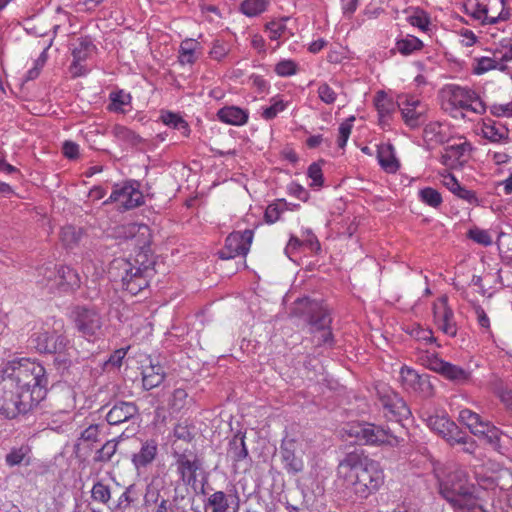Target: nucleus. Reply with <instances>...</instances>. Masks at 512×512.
Masks as SVG:
<instances>
[{
	"label": "nucleus",
	"instance_id": "f257e3e1",
	"mask_svg": "<svg viewBox=\"0 0 512 512\" xmlns=\"http://www.w3.org/2000/svg\"><path fill=\"white\" fill-rule=\"evenodd\" d=\"M45 368L22 358L7 362L0 371V414L14 419L35 409L48 392Z\"/></svg>",
	"mask_w": 512,
	"mask_h": 512
},
{
	"label": "nucleus",
	"instance_id": "f03ea898",
	"mask_svg": "<svg viewBox=\"0 0 512 512\" xmlns=\"http://www.w3.org/2000/svg\"><path fill=\"white\" fill-rule=\"evenodd\" d=\"M337 478L361 498H367L383 484L384 475L379 463L370 459L363 450L345 454L337 466Z\"/></svg>",
	"mask_w": 512,
	"mask_h": 512
},
{
	"label": "nucleus",
	"instance_id": "7ed1b4c3",
	"mask_svg": "<svg viewBox=\"0 0 512 512\" xmlns=\"http://www.w3.org/2000/svg\"><path fill=\"white\" fill-rule=\"evenodd\" d=\"M291 315L304 319L311 329L327 332L323 334L322 343H331L333 335L330 331L331 317L326 306L321 301L311 300L308 297L298 298L291 308Z\"/></svg>",
	"mask_w": 512,
	"mask_h": 512
},
{
	"label": "nucleus",
	"instance_id": "20e7f679",
	"mask_svg": "<svg viewBox=\"0 0 512 512\" xmlns=\"http://www.w3.org/2000/svg\"><path fill=\"white\" fill-rule=\"evenodd\" d=\"M347 435L360 445H389L399 446L404 437L395 434L390 427L383 428L370 423H353L345 429Z\"/></svg>",
	"mask_w": 512,
	"mask_h": 512
},
{
	"label": "nucleus",
	"instance_id": "39448f33",
	"mask_svg": "<svg viewBox=\"0 0 512 512\" xmlns=\"http://www.w3.org/2000/svg\"><path fill=\"white\" fill-rule=\"evenodd\" d=\"M76 329L84 337L96 336L102 326L101 317L94 309L77 307L74 311Z\"/></svg>",
	"mask_w": 512,
	"mask_h": 512
},
{
	"label": "nucleus",
	"instance_id": "423d86ee",
	"mask_svg": "<svg viewBox=\"0 0 512 512\" xmlns=\"http://www.w3.org/2000/svg\"><path fill=\"white\" fill-rule=\"evenodd\" d=\"M397 107L400 109L402 118L407 126L415 129L421 126L425 119V107L414 97H399Z\"/></svg>",
	"mask_w": 512,
	"mask_h": 512
},
{
	"label": "nucleus",
	"instance_id": "0eeeda50",
	"mask_svg": "<svg viewBox=\"0 0 512 512\" xmlns=\"http://www.w3.org/2000/svg\"><path fill=\"white\" fill-rule=\"evenodd\" d=\"M31 342L41 353H54L67 350L68 340L55 332L42 331L31 336Z\"/></svg>",
	"mask_w": 512,
	"mask_h": 512
},
{
	"label": "nucleus",
	"instance_id": "6e6552de",
	"mask_svg": "<svg viewBox=\"0 0 512 512\" xmlns=\"http://www.w3.org/2000/svg\"><path fill=\"white\" fill-rule=\"evenodd\" d=\"M379 400L383 408L390 414V419L401 422L411 416L409 407L398 393L391 391L390 393L379 394Z\"/></svg>",
	"mask_w": 512,
	"mask_h": 512
},
{
	"label": "nucleus",
	"instance_id": "1a4fd4ad",
	"mask_svg": "<svg viewBox=\"0 0 512 512\" xmlns=\"http://www.w3.org/2000/svg\"><path fill=\"white\" fill-rule=\"evenodd\" d=\"M253 235V231L249 229L229 234L225 240V248L228 250V255L220 251L218 256H246L250 251Z\"/></svg>",
	"mask_w": 512,
	"mask_h": 512
},
{
	"label": "nucleus",
	"instance_id": "9d476101",
	"mask_svg": "<svg viewBox=\"0 0 512 512\" xmlns=\"http://www.w3.org/2000/svg\"><path fill=\"white\" fill-rule=\"evenodd\" d=\"M205 506L211 507L212 512H239L240 498L236 489L229 493L216 491L209 496Z\"/></svg>",
	"mask_w": 512,
	"mask_h": 512
},
{
	"label": "nucleus",
	"instance_id": "9b49d317",
	"mask_svg": "<svg viewBox=\"0 0 512 512\" xmlns=\"http://www.w3.org/2000/svg\"><path fill=\"white\" fill-rule=\"evenodd\" d=\"M138 414L139 409L134 402L117 400L106 413V420L110 425H119L133 419Z\"/></svg>",
	"mask_w": 512,
	"mask_h": 512
},
{
	"label": "nucleus",
	"instance_id": "f8f14e48",
	"mask_svg": "<svg viewBox=\"0 0 512 512\" xmlns=\"http://www.w3.org/2000/svg\"><path fill=\"white\" fill-rule=\"evenodd\" d=\"M480 13L484 14V23L496 24L505 21L510 13L505 7V0H477Z\"/></svg>",
	"mask_w": 512,
	"mask_h": 512
},
{
	"label": "nucleus",
	"instance_id": "ddd939ff",
	"mask_svg": "<svg viewBox=\"0 0 512 512\" xmlns=\"http://www.w3.org/2000/svg\"><path fill=\"white\" fill-rule=\"evenodd\" d=\"M297 443L294 439H283L280 447V454L282 461L285 464V469L290 474H298L303 471L304 463L302 459L296 456Z\"/></svg>",
	"mask_w": 512,
	"mask_h": 512
},
{
	"label": "nucleus",
	"instance_id": "4468645a",
	"mask_svg": "<svg viewBox=\"0 0 512 512\" xmlns=\"http://www.w3.org/2000/svg\"><path fill=\"white\" fill-rule=\"evenodd\" d=\"M320 249L321 246L317 237L312 233V231L307 230L303 233L301 239L296 236H291L285 247V253L287 255L293 253H305L306 250L318 253Z\"/></svg>",
	"mask_w": 512,
	"mask_h": 512
},
{
	"label": "nucleus",
	"instance_id": "2eb2a0df",
	"mask_svg": "<svg viewBox=\"0 0 512 512\" xmlns=\"http://www.w3.org/2000/svg\"><path fill=\"white\" fill-rule=\"evenodd\" d=\"M176 464L182 481L187 485L195 484L197 480L196 472L202 465L200 460L197 457L190 460L185 453H182L177 455Z\"/></svg>",
	"mask_w": 512,
	"mask_h": 512
},
{
	"label": "nucleus",
	"instance_id": "dca6fc26",
	"mask_svg": "<svg viewBox=\"0 0 512 512\" xmlns=\"http://www.w3.org/2000/svg\"><path fill=\"white\" fill-rule=\"evenodd\" d=\"M121 268L125 271V275L122 277L125 290L131 295H137L141 290L133 277L139 273L138 258H122Z\"/></svg>",
	"mask_w": 512,
	"mask_h": 512
},
{
	"label": "nucleus",
	"instance_id": "f3484780",
	"mask_svg": "<svg viewBox=\"0 0 512 512\" xmlns=\"http://www.w3.org/2000/svg\"><path fill=\"white\" fill-rule=\"evenodd\" d=\"M474 486L466 480L463 484L454 485V488L449 492H446L442 496L450 502L454 507H459L466 501H471L475 498L473 495Z\"/></svg>",
	"mask_w": 512,
	"mask_h": 512
},
{
	"label": "nucleus",
	"instance_id": "a211bd4d",
	"mask_svg": "<svg viewBox=\"0 0 512 512\" xmlns=\"http://www.w3.org/2000/svg\"><path fill=\"white\" fill-rule=\"evenodd\" d=\"M474 486L466 480L463 484L454 485V488L449 492H446L442 496L450 502L454 507H459L466 501H471L475 498L473 495Z\"/></svg>",
	"mask_w": 512,
	"mask_h": 512
},
{
	"label": "nucleus",
	"instance_id": "6ab92c4d",
	"mask_svg": "<svg viewBox=\"0 0 512 512\" xmlns=\"http://www.w3.org/2000/svg\"><path fill=\"white\" fill-rule=\"evenodd\" d=\"M377 158L380 166L388 173H395L399 167L392 144H382L378 147Z\"/></svg>",
	"mask_w": 512,
	"mask_h": 512
},
{
	"label": "nucleus",
	"instance_id": "aec40b11",
	"mask_svg": "<svg viewBox=\"0 0 512 512\" xmlns=\"http://www.w3.org/2000/svg\"><path fill=\"white\" fill-rule=\"evenodd\" d=\"M142 384L145 390L158 387L166 377L164 368L160 365L150 364L142 370Z\"/></svg>",
	"mask_w": 512,
	"mask_h": 512
},
{
	"label": "nucleus",
	"instance_id": "412c9836",
	"mask_svg": "<svg viewBox=\"0 0 512 512\" xmlns=\"http://www.w3.org/2000/svg\"><path fill=\"white\" fill-rule=\"evenodd\" d=\"M217 116L220 121L235 126L243 125L248 120V112L236 106L221 108L217 112Z\"/></svg>",
	"mask_w": 512,
	"mask_h": 512
},
{
	"label": "nucleus",
	"instance_id": "4be33fe9",
	"mask_svg": "<svg viewBox=\"0 0 512 512\" xmlns=\"http://www.w3.org/2000/svg\"><path fill=\"white\" fill-rule=\"evenodd\" d=\"M450 99L452 105L468 110L471 107V102L477 98V94L469 89L460 86L450 87Z\"/></svg>",
	"mask_w": 512,
	"mask_h": 512
},
{
	"label": "nucleus",
	"instance_id": "5701e85b",
	"mask_svg": "<svg viewBox=\"0 0 512 512\" xmlns=\"http://www.w3.org/2000/svg\"><path fill=\"white\" fill-rule=\"evenodd\" d=\"M155 264L154 258H145L143 261L138 260L139 273L133 278L141 291L149 286L151 278L155 275Z\"/></svg>",
	"mask_w": 512,
	"mask_h": 512
},
{
	"label": "nucleus",
	"instance_id": "b1692460",
	"mask_svg": "<svg viewBox=\"0 0 512 512\" xmlns=\"http://www.w3.org/2000/svg\"><path fill=\"white\" fill-rule=\"evenodd\" d=\"M94 48V45L90 38H80L79 39V45L76 46L72 51L73 56V64L72 66L77 69L75 72V76H80L84 74L83 67L80 65L81 61H84L87 59L90 51Z\"/></svg>",
	"mask_w": 512,
	"mask_h": 512
},
{
	"label": "nucleus",
	"instance_id": "393cba45",
	"mask_svg": "<svg viewBox=\"0 0 512 512\" xmlns=\"http://www.w3.org/2000/svg\"><path fill=\"white\" fill-rule=\"evenodd\" d=\"M79 282V276L72 268L59 265L55 283L60 290L67 291L79 287Z\"/></svg>",
	"mask_w": 512,
	"mask_h": 512
},
{
	"label": "nucleus",
	"instance_id": "a878e982",
	"mask_svg": "<svg viewBox=\"0 0 512 512\" xmlns=\"http://www.w3.org/2000/svg\"><path fill=\"white\" fill-rule=\"evenodd\" d=\"M374 104L379 114V121L385 124V118L390 116L397 107V102H393L384 91H378L374 98Z\"/></svg>",
	"mask_w": 512,
	"mask_h": 512
},
{
	"label": "nucleus",
	"instance_id": "bb28decb",
	"mask_svg": "<svg viewBox=\"0 0 512 512\" xmlns=\"http://www.w3.org/2000/svg\"><path fill=\"white\" fill-rule=\"evenodd\" d=\"M157 453V445L154 441H147L144 443L138 453L133 454L132 462L139 467H145L151 463Z\"/></svg>",
	"mask_w": 512,
	"mask_h": 512
},
{
	"label": "nucleus",
	"instance_id": "cd10ccee",
	"mask_svg": "<svg viewBox=\"0 0 512 512\" xmlns=\"http://www.w3.org/2000/svg\"><path fill=\"white\" fill-rule=\"evenodd\" d=\"M444 184L453 194L459 198L466 200L471 204L478 201L476 194L473 191L461 186L453 174H448V176L445 177Z\"/></svg>",
	"mask_w": 512,
	"mask_h": 512
},
{
	"label": "nucleus",
	"instance_id": "c85d7f7f",
	"mask_svg": "<svg viewBox=\"0 0 512 512\" xmlns=\"http://www.w3.org/2000/svg\"><path fill=\"white\" fill-rule=\"evenodd\" d=\"M244 435H235L229 442L228 456L234 461L239 462L248 457V450L245 445Z\"/></svg>",
	"mask_w": 512,
	"mask_h": 512
},
{
	"label": "nucleus",
	"instance_id": "c756f323",
	"mask_svg": "<svg viewBox=\"0 0 512 512\" xmlns=\"http://www.w3.org/2000/svg\"><path fill=\"white\" fill-rule=\"evenodd\" d=\"M84 235L85 230L82 227L66 225L61 229L60 238L66 247H73L79 244Z\"/></svg>",
	"mask_w": 512,
	"mask_h": 512
},
{
	"label": "nucleus",
	"instance_id": "7c9ffc66",
	"mask_svg": "<svg viewBox=\"0 0 512 512\" xmlns=\"http://www.w3.org/2000/svg\"><path fill=\"white\" fill-rule=\"evenodd\" d=\"M446 440L451 444H464L468 445L464 450L466 452L472 453L475 449V442L472 438H470L465 432H463L455 423L451 426L449 431V435L446 437Z\"/></svg>",
	"mask_w": 512,
	"mask_h": 512
},
{
	"label": "nucleus",
	"instance_id": "2f4dec72",
	"mask_svg": "<svg viewBox=\"0 0 512 512\" xmlns=\"http://www.w3.org/2000/svg\"><path fill=\"white\" fill-rule=\"evenodd\" d=\"M112 134L118 141L131 147L137 146L142 141V138L138 134L121 125H115L112 129Z\"/></svg>",
	"mask_w": 512,
	"mask_h": 512
},
{
	"label": "nucleus",
	"instance_id": "473e14b6",
	"mask_svg": "<svg viewBox=\"0 0 512 512\" xmlns=\"http://www.w3.org/2000/svg\"><path fill=\"white\" fill-rule=\"evenodd\" d=\"M427 426L441 435L444 439L449 435L451 426L454 422L449 420L446 416H429L426 419Z\"/></svg>",
	"mask_w": 512,
	"mask_h": 512
},
{
	"label": "nucleus",
	"instance_id": "72a5a7b5",
	"mask_svg": "<svg viewBox=\"0 0 512 512\" xmlns=\"http://www.w3.org/2000/svg\"><path fill=\"white\" fill-rule=\"evenodd\" d=\"M467 479V474L464 470L456 469L454 471H451L446 476L445 480L440 482V493L441 495L445 494L446 492H449L454 488V485H460L463 484Z\"/></svg>",
	"mask_w": 512,
	"mask_h": 512
},
{
	"label": "nucleus",
	"instance_id": "f704fd0d",
	"mask_svg": "<svg viewBox=\"0 0 512 512\" xmlns=\"http://www.w3.org/2000/svg\"><path fill=\"white\" fill-rule=\"evenodd\" d=\"M134 485H130L118 498L117 504L114 507V512H137L136 507L133 505L135 498L133 497Z\"/></svg>",
	"mask_w": 512,
	"mask_h": 512
},
{
	"label": "nucleus",
	"instance_id": "c9c22d12",
	"mask_svg": "<svg viewBox=\"0 0 512 512\" xmlns=\"http://www.w3.org/2000/svg\"><path fill=\"white\" fill-rule=\"evenodd\" d=\"M118 441L108 440L106 443L96 451L93 458L96 463H107L112 460V457L117 452Z\"/></svg>",
	"mask_w": 512,
	"mask_h": 512
},
{
	"label": "nucleus",
	"instance_id": "e433bc0d",
	"mask_svg": "<svg viewBox=\"0 0 512 512\" xmlns=\"http://www.w3.org/2000/svg\"><path fill=\"white\" fill-rule=\"evenodd\" d=\"M161 119L164 124L182 131L185 136L189 134V126L188 123L178 114L172 112H165L162 114Z\"/></svg>",
	"mask_w": 512,
	"mask_h": 512
},
{
	"label": "nucleus",
	"instance_id": "4c0bfd02",
	"mask_svg": "<svg viewBox=\"0 0 512 512\" xmlns=\"http://www.w3.org/2000/svg\"><path fill=\"white\" fill-rule=\"evenodd\" d=\"M422 47V41L415 36H408L396 42L397 50L403 55H409L414 51L420 50Z\"/></svg>",
	"mask_w": 512,
	"mask_h": 512
},
{
	"label": "nucleus",
	"instance_id": "58836bf2",
	"mask_svg": "<svg viewBox=\"0 0 512 512\" xmlns=\"http://www.w3.org/2000/svg\"><path fill=\"white\" fill-rule=\"evenodd\" d=\"M267 0H244L241 3V12L248 17H254L266 10Z\"/></svg>",
	"mask_w": 512,
	"mask_h": 512
},
{
	"label": "nucleus",
	"instance_id": "ea45409f",
	"mask_svg": "<svg viewBox=\"0 0 512 512\" xmlns=\"http://www.w3.org/2000/svg\"><path fill=\"white\" fill-rule=\"evenodd\" d=\"M197 44L193 39H186L181 43L179 61L182 64H193L195 62L194 51Z\"/></svg>",
	"mask_w": 512,
	"mask_h": 512
},
{
	"label": "nucleus",
	"instance_id": "a19ab883",
	"mask_svg": "<svg viewBox=\"0 0 512 512\" xmlns=\"http://www.w3.org/2000/svg\"><path fill=\"white\" fill-rule=\"evenodd\" d=\"M91 498L94 501L100 502L102 504H107L111 499L110 486L105 484L101 480L97 481L92 487Z\"/></svg>",
	"mask_w": 512,
	"mask_h": 512
},
{
	"label": "nucleus",
	"instance_id": "79ce46f5",
	"mask_svg": "<svg viewBox=\"0 0 512 512\" xmlns=\"http://www.w3.org/2000/svg\"><path fill=\"white\" fill-rule=\"evenodd\" d=\"M401 380L402 384L406 389H412L413 391L416 390V386L420 384L423 377L425 375H419L415 370L410 369L408 367H403L401 369Z\"/></svg>",
	"mask_w": 512,
	"mask_h": 512
},
{
	"label": "nucleus",
	"instance_id": "37998d69",
	"mask_svg": "<svg viewBox=\"0 0 512 512\" xmlns=\"http://www.w3.org/2000/svg\"><path fill=\"white\" fill-rule=\"evenodd\" d=\"M443 376L451 381L460 383L469 380L470 372L448 362Z\"/></svg>",
	"mask_w": 512,
	"mask_h": 512
},
{
	"label": "nucleus",
	"instance_id": "c03bdc74",
	"mask_svg": "<svg viewBox=\"0 0 512 512\" xmlns=\"http://www.w3.org/2000/svg\"><path fill=\"white\" fill-rule=\"evenodd\" d=\"M287 203L284 200H278L267 206L264 219L267 223L273 224L279 220L281 213L286 210Z\"/></svg>",
	"mask_w": 512,
	"mask_h": 512
},
{
	"label": "nucleus",
	"instance_id": "a18cd8bd",
	"mask_svg": "<svg viewBox=\"0 0 512 512\" xmlns=\"http://www.w3.org/2000/svg\"><path fill=\"white\" fill-rule=\"evenodd\" d=\"M421 201L433 208H437L442 203L441 194L434 188L426 187L419 191Z\"/></svg>",
	"mask_w": 512,
	"mask_h": 512
},
{
	"label": "nucleus",
	"instance_id": "49530a36",
	"mask_svg": "<svg viewBox=\"0 0 512 512\" xmlns=\"http://www.w3.org/2000/svg\"><path fill=\"white\" fill-rule=\"evenodd\" d=\"M135 188L132 184H125L123 186L117 184L114 186L109 200L111 202H121L126 207V200L134 192Z\"/></svg>",
	"mask_w": 512,
	"mask_h": 512
},
{
	"label": "nucleus",
	"instance_id": "de8ad7c7",
	"mask_svg": "<svg viewBox=\"0 0 512 512\" xmlns=\"http://www.w3.org/2000/svg\"><path fill=\"white\" fill-rule=\"evenodd\" d=\"M439 327L444 333L450 336L456 335V328L455 324L453 323V311L451 308H444V312L440 318Z\"/></svg>",
	"mask_w": 512,
	"mask_h": 512
},
{
	"label": "nucleus",
	"instance_id": "09e8293b",
	"mask_svg": "<svg viewBox=\"0 0 512 512\" xmlns=\"http://www.w3.org/2000/svg\"><path fill=\"white\" fill-rule=\"evenodd\" d=\"M111 104L110 110L124 112L123 106L130 104V94H125L123 91L111 93L110 95Z\"/></svg>",
	"mask_w": 512,
	"mask_h": 512
},
{
	"label": "nucleus",
	"instance_id": "8fccbe9b",
	"mask_svg": "<svg viewBox=\"0 0 512 512\" xmlns=\"http://www.w3.org/2000/svg\"><path fill=\"white\" fill-rule=\"evenodd\" d=\"M470 149H471V145L468 142H463L460 144L447 146L445 148L447 153L445 155H443L444 163H446V161L451 158L459 159L460 157H462L464 155V153L467 150H470Z\"/></svg>",
	"mask_w": 512,
	"mask_h": 512
},
{
	"label": "nucleus",
	"instance_id": "3c124183",
	"mask_svg": "<svg viewBox=\"0 0 512 512\" xmlns=\"http://www.w3.org/2000/svg\"><path fill=\"white\" fill-rule=\"evenodd\" d=\"M483 136L490 140L491 142H499L505 137H507V130L505 129H498L495 127V125H488L484 124L483 127Z\"/></svg>",
	"mask_w": 512,
	"mask_h": 512
},
{
	"label": "nucleus",
	"instance_id": "603ef678",
	"mask_svg": "<svg viewBox=\"0 0 512 512\" xmlns=\"http://www.w3.org/2000/svg\"><path fill=\"white\" fill-rule=\"evenodd\" d=\"M324 161L314 162L308 167V177L312 179V186L321 187L323 185V173L321 169V163Z\"/></svg>",
	"mask_w": 512,
	"mask_h": 512
},
{
	"label": "nucleus",
	"instance_id": "864d4df0",
	"mask_svg": "<svg viewBox=\"0 0 512 512\" xmlns=\"http://www.w3.org/2000/svg\"><path fill=\"white\" fill-rule=\"evenodd\" d=\"M468 237L472 239L474 242L483 246H488L492 244V238L486 230H482L479 228L470 229L468 231Z\"/></svg>",
	"mask_w": 512,
	"mask_h": 512
},
{
	"label": "nucleus",
	"instance_id": "5fc2aeb1",
	"mask_svg": "<svg viewBox=\"0 0 512 512\" xmlns=\"http://www.w3.org/2000/svg\"><path fill=\"white\" fill-rule=\"evenodd\" d=\"M188 394L184 389H176L173 392L172 400L170 402L171 409L175 412L181 411L185 405Z\"/></svg>",
	"mask_w": 512,
	"mask_h": 512
},
{
	"label": "nucleus",
	"instance_id": "6e6d98bb",
	"mask_svg": "<svg viewBox=\"0 0 512 512\" xmlns=\"http://www.w3.org/2000/svg\"><path fill=\"white\" fill-rule=\"evenodd\" d=\"M498 65V62L489 57H482L477 59L476 65L473 67V72L475 74H483L491 69H495Z\"/></svg>",
	"mask_w": 512,
	"mask_h": 512
},
{
	"label": "nucleus",
	"instance_id": "4d7b16f0",
	"mask_svg": "<svg viewBox=\"0 0 512 512\" xmlns=\"http://www.w3.org/2000/svg\"><path fill=\"white\" fill-rule=\"evenodd\" d=\"M297 71V64L292 60H282L275 66V72L279 76H291Z\"/></svg>",
	"mask_w": 512,
	"mask_h": 512
},
{
	"label": "nucleus",
	"instance_id": "13d9d810",
	"mask_svg": "<svg viewBox=\"0 0 512 512\" xmlns=\"http://www.w3.org/2000/svg\"><path fill=\"white\" fill-rule=\"evenodd\" d=\"M480 415L469 409H463L459 413V421L466 425L470 430L479 421Z\"/></svg>",
	"mask_w": 512,
	"mask_h": 512
},
{
	"label": "nucleus",
	"instance_id": "bf43d9fd",
	"mask_svg": "<svg viewBox=\"0 0 512 512\" xmlns=\"http://www.w3.org/2000/svg\"><path fill=\"white\" fill-rule=\"evenodd\" d=\"M318 95L319 98L326 104H332L336 100V93L327 83H322L319 86Z\"/></svg>",
	"mask_w": 512,
	"mask_h": 512
},
{
	"label": "nucleus",
	"instance_id": "052dcab7",
	"mask_svg": "<svg viewBox=\"0 0 512 512\" xmlns=\"http://www.w3.org/2000/svg\"><path fill=\"white\" fill-rule=\"evenodd\" d=\"M26 449L24 447H21L19 449H12L7 455H6V463L9 466H15L19 465L23 459L26 456Z\"/></svg>",
	"mask_w": 512,
	"mask_h": 512
},
{
	"label": "nucleus",
	"instance_id": "680f3d73",
	"mask_svg": "<svg viewBox=\"0 0 512 512\" xmlns=\"http://www.w3.org/2000/svg\"><path fill=\"white\" fill-rule=\"evenodd\" d=\"M409 19L413 26H416L423 31L427 30L429 18L423 10H417L414 15L409 17Z\"/></svg>",
	"mask_w": 512,
	"mask_h": 512
},
{
	"label": "nucleus",
	"instance_id": "e2e57ef3",
	"mask_svg": "<svg viewBox=\"0 0 512 512\" xmlns=\"http://www.w3.org/2000/svg\"><path fill=\"white\" fill-rule=\"evenodd\" d=\"M127 350L124 348L118 349L110 355L109 359L104 363V368L109 367L119 368L122 364V360L125 357Z\"/></svg>",
	"mask_w": 512,
	"mask_h": 512
},
{
	"label": "nucleus",
	"instance_id": "0e129e2a",
	"mask_svg": "<svg viewBox=\"0 0 512 512\" xmlns=\"http://www.w3.org/2000/svg\"><path fill=\"white\" fill-rule=\"evenodd\" d=\"M59 265L54 264L53 262L45 263L40 269L39 274L43 275L48 281H57V272Z\"/></svg>",
	"mask_w": 512,
	"mask_h": 512
},
{
	"label": "nucleus",
	"instance_id": "69168bd1",
	"mask_svg": "<svg viewBox=\"0 0 512 512\" xmlns=\"http://www.w3.org/2000/svg\"><path fill=\"white\" fill-rule=\"evenodd\" d=\"M101 426L99 424H91L81 432L80 439L88 442L98 441Z\"/></svg>",
	"mask_w": 512,
	"mask_h": 512
},
{
	"label": "nucleus",
	"instance_id": "338daca9",
	"mask_svg": "<svg viewBox=\"0 0 512 512\" xmlns=\"http://www.w3.org/2000/svg\"><path fill=\"white\" fill-rule=\"evenodd\" d=\"M53 354L56 355L54 358L55 366L64 373L71 366L72 360L67 356L66 351L54 352Z\"/></svg>",
	"mask_w": 512,
	"mask_h": 512
},
{
	"label": "nucleus",
	"instance_id": "774afa93",
	"mask_svg": "<svg viewBox=\"0 0 512 512\" xmlns=\"http://www.w3.org/2000/svg\"><path fill=\"white\" fill-rule=\"evenodd\" d=\"M415 392L421 394L424 398L432 397L434 394L433 385L429 380V376L425 375L418 386H416Z\"/></svg>",
	"mask_w": 512,
	"mask_h": 512
}]
</instances>
